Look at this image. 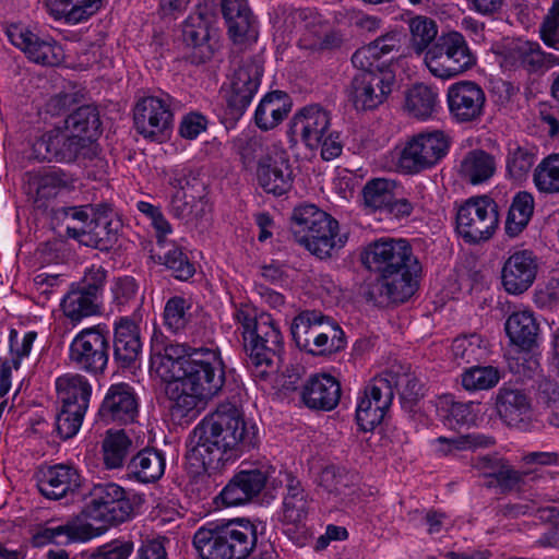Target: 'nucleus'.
<instances>
[{
    "label": "nucleus",
    "instance_id": "obj_1",
    "mask_svg": "<svg viewBox=\"0 0 559 559\" xmlns=\"http://www.w3.org/2000/svg\"><path fill=\"white\" fill-rule=\"evenodd\" d=\"M258 426L233 405H222L193 429L186 454L189 473L201 475L221 471L258 447Z\"/></svg>",
    "mask_w": 559,
    "mask_h": 559
},
{
    "label": "nucleus",
    "instance_id": "obj_2",
    "mask_svg": "<svg viewBox=\"0 0 559 559\" xmlns=\"http://www.w3.org/2000/svg\"><path fill=\"white\" fill-rule=\"evenodd\" d=\"M360 260L366 269L379 275L371 292L376 302H404L415 294L421 265L407 240H374L364 248Z\"/></svg>",
    "mask_w": 559,
    "mask_h": 559
},
{
    "label": "nucleus",
    "instance_id": "obj_3",
    "mask_svg": "<svg viewBox=\"0 0 559 559\" xmlns=\"http://www.w3.org/2000/svg\"><path fill=\"white\" fill-rule=\"evenodd\" d=\"M181 381L166 385L170 412L176 418L195 417L225 384V365L213 347H193L183 362Z\"/></svg>",
    "mask_w": 559,
    "mask_h": 559
},
{
    "label": "nucleus",
    "instance_id": "obj_4",
    "mask_svg": "<svg viewBox=\"0 0 559 559\" xmlns=\"http://www.w3.org/2000/svg\"><path fill=\"white\" fill-rule=\"evenodd\" d=\"M295 240L320 260L336 255L347 243L349 230L313 204L296 206L290 217Z\"/></svg>",
    "mask_w": 559,
    "mask_h": 559
},
{
    "label": "nucleus",
    "instance_id": "obj_5",
    "mask_svg": "<svg viewBox=\"0 0 559 559\" xmlns=\"http://www.w3.org/2000/svg\"><path fill=\"white\" fill-rule=\"evenodd\" d=\"M257 526L237 518L207 523L193 536V547L201 559H246L255 548Z\"/></svg>",
    "mask_w": 559,
    "mask_h": 559
},
{
    "label": "nucleus",
    "instance_id": "obj_6",
    "mask_svg": "<svg viewBox=\"0 0 559 559\" xmlns=\"http://www.w3.org/2000/svg\"><path fill=\"white\" fill-rule=\"evenodd\" d=\"M430 74L440 80H451L473 69L477 58L460 32L442 34L424 55Z\"/></svg>",
    "mask_w": 559,
    "mask_h": 559
},
{
    "label": "nucleus",
    "instance_id": "obj_7",
    "mask_svg": "<svg viewBox=\"0 0 559 559\" xmlns=\"http://www.w3.org/2000/svg\"><path fill=\"white\" fill-rule=\"evenodd\" d=\"M245 346L249 353L252 374L257 379L266 380L270 374L276 372L283 349V336L270 314H260L258 325Z\"/></svg>",
    "mask_w": 559,
    "mask_h": 559
},
{
    "label": "nucleus",
    "instance_id": "obj_8",
    "mask_svg": "<svg viewBox=\"0 0 559 559\" xmlns=\"http://www.w3.org/2000/svg\"><path fill=\"white\" fill-rule=\"evenodd\" d=\"M450 145L451 138L442 130L419 132L405 143L397 166L404 174H419L439 164Z\"/></svg>",
    "mask_w": 559,
    "mask_h": 559
},
{
    "label": "nucleus",
    "instance_id": "obj_9",
    "mask_svg": "<svg viewBox=\"0 0 559 559\" xmlns=\"http://www.w3.org/2000/svg\"><path fill=\"white\" fill-rule=\"evenodd\" d=\"M105 278L106 271L100 266H93L81 281L72 283L60 302L64 317L72 323H79L84 318L98 313Z\"/></svg>",
    "mask_w": 559,
    "mask_h": 559
},
{
    "label": "nucleus",
    "instance_id": "obj_10",
    "mask_svg": "<svg viewBox=\"0 0 559 559\" xmlns=\"http://www.w3.org/2000/svg\"><path fill=\"white\" fill-rule=\"evenodd\" d=\"M133 506L126 490L115 483L95 484L90 491V501L85 507L86 518L99 522L98 530L122 523L131 518Z\"/></svg>",
    "mask_w": 559,
    "mask_h": 559
},
{
    "label": "nucleus",
    "instance_id": "obj_11",
    "mask_svg": "<svg viewBox=\"0 0 559 559\" xmlns=\"http://www.w3.org/2000/svg\"><path fill=\"white\" fill-rule=\"evenodd\" d=\"M33 157L37 160L72 164L82 159H91L95 155L94 147L86 140L79 139L63 128H55L35 140L32 146Z\"/></svg>",
    "mask_w": 559,
    "mask_h": 559
},
{
    "label": "nucleus",
    "instance_id": "obj_12",
    "mask_svg": "<svg viewBox=\"0 0 559 559\" xmlns=\"http://www.w3.org/2000/svg\"><path fill=\"white\" fill-rule=\"evenodd\" d=\"M498 223V205L488 197L468 199L456 213V231L469 243L488 240Z\"/></svg>",
    "mask_w": 559,
    "mask_h": 559
},
{
    "label": "nucleus",
    "instance_id": "obj_13",
    "mask_svg": "<svg viewBox=\"0 0 559 559\" xmlns=\"http://www.w3.org/2000/svg\"><path fill=\"white\" fill-rule=\"evenodd\" d=\"M286 493L283 497L281 523L284 533L297 545H305L309 531L307 520L311 508V499L301 483L286 474Z\"/></svg>",
    "mask_w": 559,
    "mask_h": 559
},
{
    "label": "nucleus",
    "instance_id": "obj_14",
    "mask_svg": "<svg viewBox=\"0 0 559 559\" xmlns=\"http://www.w3.org/2000/svg\"><path fill=\"white\" fill-rule=\"evenodd\" d=\"M109 337L99 325L84 329L72 340L69 359L78 369L97 374L108 364Z\"/></svg>",
    "mask_w": 559,
    "mask_h": 559
},
{
    "label": "nucleus",
    "instance_id": "obj_15",
    "mask_svg": "<svg viewBox=\"0 0 559 559\" xmlns=\"http://www.w3.org/2000/svg\"><path fill=\"white\" fill-rule=\"evenodd\" d=\"M176 102L168 93L140 98L133 109V120L136 131L144 138L157 139L173 123Z\"/></svg>",
    "mask_w": 559,
    "mask_h": 559
},
{
    "label": "nucleus",
    "instance_id": "obj_16",
    "mask_svg": "<svg viewBox=\"0 0 559 559\" xmlns=\"http://www.w3.org/2000/svg\"><path fill=\"white\" fill-rule=\"evenodd\" d=\"M216 15L206 5H199L182 25V39L193 49L197 62L211 59L217 45Z\"/></svg>",
    "mask_w": 559,
    "mask_h": 559
},
{
    "label": "nucleus",
    "instance_id": "obj_17",
    "mask_svg": "<svg viewBox=\"0 0 559 559\" xmlns=\"http://www.w3.org/2000/svg\"><path fill=\"white\" fill-rule=\"evenodd\" d=\"M394 83L395 76L390 70L360 72L352 80L350 100L357 110H373L386 102Z\"/></svg>",
    "mask_w": 559,
    "mask_h": 559
},
{
    "label": "nucleus",
    "instance_id": "obj_18",
    "mask_svg": "<svg viewBox=\"0 0 559 559\" xmlns=\"http://www.w3.org/2000/svg\"><path fill=\"white\" fill-rule=\"evenodd\" d=\"M445 96L449 114L459 123L478 121L485 112L486 93L475 81L452 83Z\"/></svg>",
    "mask_w": 559,
    "mask_h": 559
},
{
    "label": "nucleus",
    "instance_id": "obj_19",
    "mask_svg": "<svg viewBox=\"0 0 559 559\" xmlns=\"http://www.w3.org/2000/svg\"><path fill=\"white\" fill-rule=\"evenodd\" d=\"M262 74L263 66L257 58L242 60L234 71L226 99L229 108L236 114L241 115L250 105L260 86Z\"/></svg>",
    "mask_w": 559,
    "mask_h": 559
},
{
    "label": "nucleus",
    "instance_id": "obj_20",
    "mask_svg": "<svg viewBox=\"0 0 559 559\" xmlns=\"http://www.w3.org/2000/svg\"><path fill=\"white\" fill-rule=\"evenodd\" d=\"M9 40L38 64L57 66L63 59V49L53 39L43 38L25 27L12 25L7 29Z\"/></svg>",
    "mask_w": 559,
    "mask_h": 559
},
{
    "label": "nucleus",
    "instance_id": "obj_21",
    "mask_svg": "<svg viewBox=\"0 0 559 559\" xmlns=\"http://www.w3.org/2000/svg\"><path fill=\"white\" fill-rule=\"evenodd\" d=\"M120 222L108 212L94 213L84 226H67L68 237L102 251L109 250L118 238Z\"/></svg>",
    "mask_w": 559,
    "mask_h": 559
},
{
    "label": "nucleus",
    "instance_id": "obj_22",
    "mask_svg": "<svg viewBox=\"0 0 559 559\" xmlns=\"http://www.w3.org/2000/svg\"><path fill=\"white\" fill-rule=\"evenodd\" d=\"M257 179L266 193L283 195L289 191L293 185V170L287 153L275 146L272 152H267L259 162Z\"/></svg>",
    "mask_w": 559,
    "mask_h": 559
},
{
    "label": "nucleus",
    "instance_id": "obj_23",
    "mask_svg": "<svg viewBox=\"0 0 559 559\" xmlns=\"http://www.w3.org/2000/svg\"><path fill=\"white\" fill-rule=\"evenodd\" d=\"M330 127V112L317 104L302 107L290 121L292 134L298 136L311 150L319 148Z\"/></svg>",
    "mask_w": 559,
    "mask_h": 559
},
{
    "label": "nucleus",
    "instance_id": "obj_24",
    "mask_svg": "<svg viewBox=\"0 0 559 559\" xmlns=\"http://www.w3.org/2000/svg\"><path fill=\"white\" fill-rule=\"evenodd\" d=\"M538 271L536 257L532 251L521 250L511 254L503 263L501 283L510 295H521L535 282Z\"/></svg>",
    "mask_w": 559,
    "mask_h": 559
},
{
    "label": "nucleus",
    "instance_id": "obj_25",
    "mask_svg": "<svg viewBox=\"0 0 559 559\" xmlns=\"http://www.w3.org/2000/svg\"><path fill=\"white\" fill-rule=\"evenodd\" d=\"M496 412L510 427H523L532 417V402L527 393L513 385H502L495 397Z\"/></svg>",
    "mask_w": 559,
    "mask_h": 559
},
{
    "label": "nucleus",
    "instance_id": "obj_26",
    "mask_svg": "<svg viewBox=\"0 0 559 559\" xmlns=\"http://www.w3.org/2000/svg\"><path fill=\"white\" fill-rule=\"evenodd\" d=\"M267 481L265 472L243 469L236 473L219 493L226 507H237L250 502L264 489Z\"/></svg>",
    "mask_w": 559,
    "mask_h": 559
},
{
    "label": "nucleus",
    "instance_id": "obj_27",
    "mask_svg": "<svg viewBox=\"0 0 559 559\" xmlns=\"http://www.w3.org/2000/svg\"><path fill=\"white\" fill-rule=\"evenodd\" d=\"M304 33L299 45L313 51L329 50L338 47L341 37L331 29L329 24L316 12L304 9L296 12Z\"/></svg>",
    "mask_w": 559,
    "mask_h": 559
},
{
    "label": "nucleus",
    "instance_id": "obj_28",
    "mask_svg": "<svg viewBox=\"0 0 559 559\" xmlns=\"http://www.w3.org/2000/svg\"><path fill=\"white\" fill-rule=\"evenodd\" d=\"M81 486V475L71 465L57 464L39 471L37 487L40 493L51 500H59L73 493Z\"/></svg>",
    "mask_w": 559,
    "mask_h": 559
},
{
    "label": "nucleus",
    "instance_id": "obj_29",
    "mask_svg": "<svg viewBox=\"0 0 559 559\" xmlns=\"http://www.w3.org/2000/svg\"><path fill=\"white\" fill-rule=\"evenodd\" d=\"M25 176L28 193L38 207L44 206L47 201L73 186L72 176L60 168L28 171Z\"/></svg>",
    "mask_w": 559,
    "mask_h": 559
},
{
    "label": "nucleus",
    "instance_id": "obj_30",
    "mask_svg": "<svg viewBox=\"0 0 559 559\" xmlns=\"http://www.w3.org/2000/svg\"><path fill=\"white\" fill-rule=\"evenodd\" d=\"M138 412V401L132 389L126 383H119L110 386L98 413L105 423L129 424L134 421Z\"/></svg>",
    "mask_w": 559,
    "mask_h": 559
},
{
    "label": "nucleus",
    "instance_id": "obj_31",
    "mask_svg": "<svg viewBox=\"0 0 559 559\" xmlns=\"http://www.w3.org/2000/svg\"><path fill=\"white\" fill-rule=\"evenodd\" d=\"M301 399L311 409L331 411L341 399V384L330 374H314L302 388Z\"/></svg>",
    "mask_w": 559,
    "mask_h": 559
},
{
    "label": "nucleus",
    "instance_id": "obj_32",
    "mask_svg": "<svg viewBox=\"0 0 559 559\" xmlns=\"http://www.w3.org/2000/svg\"><path fill=\"white\" fill-rule=\"evenodd\" d=\"M221 8L234 43L255 37V20L247 0H221Z\"/></svg>",
    "mask_w": 559,
    "mask_h": 559
},
{
    "label": "nucleus",
    "instance_id": "obj_33",
    "mask_svg": "<svg viewBox=\"0 0 559 559\" xmlns=\"http://www.w3.org/2000/svg\"><path fill=\"white\" fill-rule=\"evenodd\" d=\"M437 414L444 426L450 429H460L476 423L481 412L478 402H457L453 395L444 394L436 403Z\"/></svg>",
    "mask_w": 559,
    "mask_h": 559
},
{
    "label": "nucleus",
    "instance_id": "obj_34",
    "mask_svg": "<svg viewBox=\"0 0 559 559\" xmlns=\"http://www.w3.org/2000/svg\"><path fill=\"white\" fill-rule=\"evenodd\" d=\"M142 352L139 326L128 318L121 319L115 329L114 356L122 367L131 366Z\"/></svg>",
    "mask_w": 559,
    "mask_h": 559
},
{
    "label": "nucleus",
    "instance_id": "obj_35",
    "mask_svg": "<svg viewBox=\"0 0 559 559\" xmlns=\"http://www.w3.org/2000/svg\"><path fill=\"white\" fill-rule=\"evenodd\" d=\"M537 49V41L518 38L501 45L496 53L499 56L500 66L506 70L523 68L535 72Z\"/></svg>",
    "mask_w": 559,
    "mask_h": 559
},
{
    "label": "nucleus",
    "instance_id": "obj_36",
    "mask_svg": "<svg viewBox=\"0 0 559 559\" xmlns=\"http://www.w3.org/2000/svg\"><path fill=\"white\" fill-rule=\"evenodd\" d=\"M92 537L91 525L68 521L64 524L47 525L40 527L33 537L34 545L43 547L47 544L69 545L74 542H84Z\"/></svg>",
    "mask_w": 559,
    "mask_h": 559
},
{
    "label": "nucleus",
    "instance_id": "obj_37",
    "mask_svg": "<svg viewBox=\"0 0 559 559\" xmlns=\"http://www.w3.org/2000/svg\"><path fill=\"white\" fill-rule=\"evenodd\" d=\"M136 451V454L128 463L130 475L143 484L158 480L165 473L164 453L155 448L138 449Z\"/></svg>",
    "mask_w": 559,
    "mask_h": 559
},
{
    "label": "nucleus",
    "instance_id": "obj_38",
    "mask_svg": "<svg viewBox=\"0 0 559 559\" xmlns=\"http://www.w3.org/2000/svg\"><path fill=\"white\" fill-rule=\"evenodd\" d=\"M440 104L437 87L425 83L411 86L405 93L404 109L416 119L426 120L438 109Z\"/></svg>",
    "mask_w": 559,
    "mask_h": 559
},
{
    "label": "nucleus",
    "instance_id": "obj_39",
    "mask_svg": "<svg viewBox=\"0 0 559 559\" xmlns=\"http://www.w3.org/2000/svg\"><path fill=\"white\" fill-rule=\"evenodd\" d=\"M290 110V102L284 92L275 91L266 94L260 102L255 114V124L264 131L278 126Z\"/></svg>",
    "mask_w": 559,
    "mask_h": 559
},
{
    "label": "nucleus",
    "instance_id": "obj_40",
    "mask_svg": "<svg viewBox=\"0 0 559 559\" xmlns=\"http://www.w3.org/2000/svg\"><path fill=\"white\" fill-rule=\"evenodd\" d=\"M102 448L105 466L115 469L123 466L127 457L139 449V444L124 430H108Z\"/></svg>",
    "mask_w": 559,
    "mask_h": 559
},
{
    "label": "nucleus",
    "instance_id": "obj_41",
    "mask_svg": "<svg viewBox=\"0 0 559 559\" xmlns=\"http://www.w3.org/2000/svg\"><path fill=\"white\" fill-rule=\"evenodd\" d=\"M56 389L61 404L87 411L92 386L85 377L79 373L63 374L56 380Z\"/></svg>",
    "mask_w": 559,
    "mask_h": 559
},
{
    "label": "nucleus",
    "instance_id": "obj_42",
    "mask_svg": "<svg viewBox=\"0 0 559 559\" xmlns=\"http://www.w3.org/2000/svg\"><path fill=\"white\" fill-rule=\"evenodd\" d=\"M63 127L79 139L86 140L90 147H94L93 142L100 132L99 112L92 105L81 106L67 117Z\"/></svg>",
    "mask_w": 559,
    "mask_h": 559
},
{
    "label": "nucleus",
    "instance_id": "obj_43",
    "mask_svg": "<svg viewBox=\"0 0 559 559\" xmlns=\"http://www.w3.org/2000/svg\"><path fill=\"white\" fill-rule=\"evenodd\" d=\"M183 181L188 183V181L181 177H174L170 179V185L178 188L171 197L170 212L179 219H183L187 223H195L205 215L207 204L203 198H199L197 200L191 198V200H188L187 193L185 192Z\"/></svg>",
    "mask_w": 559,
    "mask_h": 559
},
{
    "label": "nucleus",
    "instance_id": "obj_44",
    "mask_svg": "<svg viewBox=\"0 0 559 559\" xmlns=\"http://www.w3.org/2000/svg\"><path fill=\"white\" fill-rule=\"evenodd\" d=\"M495 171V157L483 150H473L466 153L459 167L460 176L472 185L487 181Z\"/></svg>",
    "mask_w": 559,
    "mask_h": 559
},
{
    "label": "nucleus",
    "instance_id": "obj_45",
    "mask_svg": "<svg viewBox=\"0 0 559 559\" xmlns=\"http://www.w3.org/2000/svg\"><path fill=\"white\" fill-rule=\"evenodd\" d=\"M326 317L319 311H302L293 320L290 332L296 345L307 353L316 342V335L322 330Z\"/></svg>",
    "mask_w": 559,
    "mask_h": 559
},
{
    "label": "nucleus",
    "instance_id": "obj_46",
    "mask_svg": "<svg viewBox=\"0 0 559 559\" xmlns=\"http://www.w3.org/2000/svg\"><path fill=\"white\" fill-rule=\"evenodd\" d=\"M45 3L52 15L63 16L71 23L87 20L102 7V0H45Z\"/></svg>",
    "mask_w": 559,
    "mask_h": 559
},
{
    "label": "nucleus",
    "instance_id": "obj_47",
    "mask_svg": "<svg viewBox=\"0 0 559 559\" xmlns=\"http://www.w3.org/2000/svg\"><path fill=\"white\" fill-rule=\"evenodd\" d=\"M233 151L239 155L245 167H251L255 162L264 158L267 152H272L273 147L265 146L261 136L253 132L245 131L231 140Z\"/></svg>",
    "mask_w": 559,
    "mask_h": 559
},
{
    "label": "nucleus",
    "instance_id": "obj_48",
    "mask_svg": "<svg viewBox=\"0 0 559 559\" xmlns=\"http://www.w3.org/2000/svg\"><path fill=\"white\" fill-rule=\"evenodd\" d=\"M538 326L530 311L513 312L506 322V332L511 342L530 347L537 335Z\"/></svg>",
    "mask_w": 559,
    "mask_h": 559
},
{
    "label": "nucleus",
    "instance_id": "obj_49",
    "mask_svg": "<svg viewBox=\"0 0 559 559\" xmlns=\"http://www.w3.org/2000/svg\"><path fill=\"white\" fill-rule=\"evenodd\" d=\"M533 211V195L525 191L516 193L508 212L506 233L511 237L518 236L528 224Z\"/></svg>",
    "mask_w": 559,
    "mask_h": 559
},
{
    "label": "nucleus",
    "instance_id": "obj_50",
    "mask_svg": "<svg viewBox=\"0 0 559 559\" xmlns=\"http://www.w3.org/2000/svg\"><path fill=\"white\" fill-rule=\"evenodd\" d=\"M451 352L457 364L480 361L488 355L486 342L475 333L456 337L452 342Z\"/></svg>",
    "mask_w": 559,
    "mask_h": 559
},
{
    "label": "nucleus",
    "instance_id": "obj_51",
    "mask_svg": "<svg viewBox=\"0 0 559 559\" xmlns=\"http://www.w3.org/2000/svg\"><path fill=\"white\" fill-rule=\"evenodd\" d=\"M408 27L409 45L417 55L425 53L437 40L438 26L433 20L427 16L418 15L411 19Z\"/></svg>",
    "mask_w": 559,
    "mask_h": 559
},
{
    "label": "nucleus",
    "instance_id": "obj_52",
    "mask_svg": "<svg viewBox=\"0 0 559 559\" xmlns=\"http://www.w3.org/2000/svg\"><path fill=\"white\" fill-rule=\"evenodd\" d=\"M533 179L538 191L559 193V154L545 157L536 166Z\"/></svg>",
    "mask_w": 559,
    "mask_h": 559
},
{
    "label": "nucleus",
    "instance_id": "obj_53",
    "mask_svg": "<svg viewBox=\"0 0 559 559\" xmlns=\"http://www.w3.org/2000/svg\"><path fill=\"white\" fill-rule=\"evenodd\" d=\"M396 182L390 179L377 178L368 181L362 190L364 201L373 210H385L390 204Z\"/></svg>",
    "mask_w": 559,
    "mask_h": 559
},
{
    "label": "nucleus",
    "instance_id": "obj_54",
    "mask_svg": "<svg viewBox=\"0 0 559 559\" xmlns=\"http://www.w3.org/2000/svg\"><path fill=\"white\" fill-rule=\"evenodd\" d=\"M342 329L326 317L322 330L316 335V342L308 352L312 355H329L344 347Z\"/></svg>",
    "mask_w": 559,
    "mask_h": 559
},
{
    "label": "nucleus",
    "instance_id": "obj_55",
    "mask_svg": "<svg viewBox=\"0 0 559 559\" xmlns=\"http://www.w3.org/2000/svg\"><path fill=\"white\" fill-rule=\"evenodd\" d=\"M499 380L500 371L492 366H474L462 374V385L468 391L489 390Z\"/></svg>",
    "mask_w": 559,
    "mask_h": 559
},
{
    "label": "nucleus",
    "instance_id": "obj_56",
    "mask_svg": "<svg viewBox=\"0 0 559 559\" xmlns=\"http://www.w3.org/2000/svg\"><path fill=\"white\" fill-rule=\"evenodd\" d=\"M190 304L182 297L175 296L168 299L164 308V323L168 330L177 333L186 328L190 314Z\"/></svg>",
    "mask_w": 559,
    "mask_h": 559
},
{
    "label": "nucleus",
    "instance_id": "obj_57",
    "mask_svg": "<svg viewBox=\"0 0 559 559\" xmlns=\"http://www.w3.org/2000/svg\"><path fill=\"white\" fill-rule=\"evenodd\" d=\"M86 411L80 406L61 404L56 417V429L62 439H70L75 436L82 425Z\"/></svg>",
    "mask_w": 559,
    "mask_h": 559
},
{
    "label": "nucleus",
    "instance_id": "obj_58",
    "mask_svg": "<svg viewBox=\"0 0 559 559\" xmlns=\"http://www.w3.org/2000/svg\"><path fill=\"white\" fill-rule=\"evenodd\" d=\"M185 361L186 360L175 361L160 355L159 352L151 353V370L167 382V384H170L173 381H181Z\"/></svg>",
    "mask_w": 559,
    "mask_h": 559
},
{
    "label": "nucleus",
    "instance_id": "obj_59",
    "mask_svg": "<svg viewBox=\"0 0 559 559\" xmlns=\"http://www.w3.org/2000/svg\"><path fill=\"white\" fill-rule=\"evenodd\" d=\"M436 443L439 444L438 451L447 455L453 450L489 447L493 444V439L481 435H467L455 438L439 437L436 439Z\"/></svg>",
    "mask_w": 559,
    "mask_h": 559
},
{
    "label": "nucleus",
    "instance_id": "obj_60",
    "mask_svg": "<svg viewBox=\"0 0 559 559\" xmlns=\"http://www.w3.org/2000/svg\"><path fill=\"white\" fill-rule=\"evenodd\" d=\"M543 43L559 50V0H554L538 28Z\"/></svg>",
    "mask_w": 559,
    "mask_h": 559
},
{
    "label": "nucleus",
    "instance_id": "obj_61",
    "mask_svg": "<svg viewBox=\"0 0 559 559\" xmlns=\"http://www.w3.org/2000/svg\"><path fill=\"white\" fill-rule=\"evenodd\" d=\"M385 411L374 404L370 399L362 395L358 399L356 408V420L364 431H370L384 418Z\"/></svg>",
    "mask_w": 559,
    "mask_h": 559
},
{
    "label": "nucleus",
    "instance_id": "obj_62",
    "mask_svg": "<svg viewBox=\"0 0 559 559\" xmlns=\"http://www.w3.org/2000/svg\"><path fill=\"white\" fill-rule=\"evenodd\" d=\"M162 259L163 263L171 271L177 280L187 281L192 277L195 272L193 264L179 248L168 250L164 253Z\"/></svg>",
    "mask_w": 559,
    "mask_h": 559
},
{
    "label": "nucleus",
    "instance_id": "obj_63",
    "mask_svg": "<svg viewBox=\"0 0 559 559\" xmlns=\"http://www.w3.org/2000/svg\"><path fill=\"white\" fill-rule=\"evenodd\" d=\"M364 395L386 412L394 396L392 383L384 377H376L366 386Z\"/></svg>",
    "mask_w": 559,
    "mask_h": 559
},
{
    "label": "nucleus",
    "instance_id": "obj_64",
    "mask_svg": "<svg viewBox=\"0 0 559 559\" xmlns=\"http://www.w3.org/2000/svg\"><path fill=\"white\" fill-rule=\"evenodd\" d=\"M132 551L131 540L114 539L97 547L86 556V559H128Z\"/></svg>",
    "mask_w": 559,
    "mask_h": 559
}]
</instances>
